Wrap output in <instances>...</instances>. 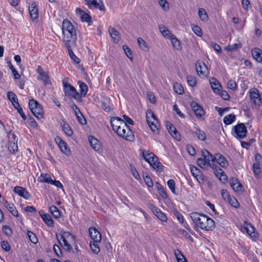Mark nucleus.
<instances>
[{"instance_id":"f3484780","label":"nucleus","mask_w":262,"mask_h":262,"mask_svg":"<svg viewBox=\"0 0 262 262\" xmlns=\"http://www.w3.org/2000/svg\"><path fill=\"white\" fill-rule=\"evenodd\" d=\"M37 72L38 73V80L41 81L45 85L51 83L48 74L43 70L41 66H38Z\"/></svg>"},{"instance_id":"6e6552de","label":"nucleus","mask_w":262,"mask_h":262,"mask_svg":"<svg viewBox=\"0 0 262 262\" xmlns=\"http://www.w3.org/2000/svg\"><path fill=\"white\" fill-rule=\"evenodd\" d=\"M115 132L119 136L127 141H132L134 139L133 132L126 123L124 124V126L122 125L118 129V131Z\"/></svg>"},{"instance_id":"b1692460","label":"nucleus","mask_w":262,"mask_h":262,"mask_svg":"<svg viewBox=\"0 0 262 262\" xmlns=\"http://www.w3.org/2000/svg\"><path fill=\"white\" fill-rule=\"evenodd\" d=\"M89 233L91 238L93 240V242H100L101 239V234L95 228L92 227H90L89 228Z\"/></svg>"},{"instance_id":"864d4df0","label":"nucleus","mask_w":262,"mask_h":262,"mask_svg":"<svg viewBox=\"0 0 262 262\" xmlns=\"http://www.w3.org/2000/svg\"><path fill=\"white\" fill-rule=\"evenodd\" d=\"M227 202L231 206L234 208H237L239 207V203L233 196H231Z\"/></svg>"},{"instance_id":"473e14b6","label":"nucleus","mask_w":262,"mask_h":262,"mask_svg":"<svg viewBox=\"0 0 262 262\" xmlns=\"http://www.w3.org/2000/svg\"><path fill=\"white\" fill-rule=\"evenodd\" d=\"M60 126L62 130L67 136L71 137L73 135V133L72 130L70 128L69 125L64 121L62 120L60 122Z\"/></svg>"},{"instance_id":"423d86ee","label":"nucleus","mask_w":262,"mask_h":262,"mask_svg":"<svg viewBox=\"0 0 262 262\" xmlns=\"http://www.w3.org/2000/svg\"><path fill=\"white\" fill-rule=\"evenodd\" d=\"M148 127L155 135H158L160 133V124L158 120L151 110H148Z\"/></svg>"},{"instance_id":"c85d7f7f","label":"nucleus","mask_w":262,"mask_h":262,"mask_svg":"<svg viewBox=\"0 0 262 262\" xmlns=\"http://www.w3.org/2000/svg\"><path fill=\"white\" fill-rule=\"evenodd\" d=\"M230 184L234 191L236 192H239L242 191V186L237 179L233 178H231L230 180Z\"/></svg>"},{"instance_id":"9d476101","label":"nucleus","mask_w":262,"mask_h":262,"mask_svg":"<svg viewBox=\"0 0 262 262\" xmlns=\"http://www.w3.org/2000/svg\"><path fill=\"white\" fill-rule=\"evenodd\" d=\"M63 84L64 91L66 96L72 97L75 99H80V95L74 86L64 81L63 82Z\"/></svg>"},{"instance_id":"8fccbe9b","label":"nucleus","mask_w":262,"mask_h":262,"mask_svg":"<svg viewBox=\"0 0 262 262\" xmlns=\"http://www.w3.org/2000/svg\"><path fill=\"white\" fill-rule=\"evenodd\" d=\"M195 134L199 140L205 141L206 139V135L205 133L200 128H196Z\"/></svg>"},{"instance_id":"f8f14e48","label":"nucleus","mask_w":262,"mask_h":262,"mask_svg":"<svg viewBox=\"0 0 262 262\" xmlns=\"http://www.w3.org/2000/svg\"><path fill=\"white\" fill-rule=\"evenodd\" d=\"M148 164L157 171L162 169V164L159 162L158 157L152 152H148Z\"/></svg>"},{"instance_id":"393cba45","label":"nucleus","mask_w":262,"mask_h":262,"mask_svg":"<svg viewBox=\"0 0 262 262\" xmlns=\"http://www.w3.org/2000/svg\"><path fill=\"white\" fill-rule=\"evenodd\" d=\"M56 141L58 143V146L61 151L67 156L70 155L71 151L70 149L68 147V145L66 142L59 137L56 139Z\"/></svg>"},{"instance_id":"2f4dec72","label":"nucleus","mask_w":262,"mask_h":262,"mask_svg":"<svg viewBox=\"0 0 262 262\" xmlns=\"http://www.w3.org/2000/svg\"><path fill=\"white\" fill-rule=\"evenodd\" d=\"M14 192L19 196L27 199L29 196V193L27 190L20 186H16L14 188Z\"/></svg>"},{"instance_id":"4c0bfd02","label":"nucleus","mask_w":262,"mask_h":262,"mask_svg":"<svg viewBox=\"0 0 262 262\" xmlns=\"http://www.w3.org/2000/svg\"><path fill=\"white\" fill-rule=\"evenodd\" d=\"M159 29L160 33L162 34L163 36L166 38H170L171 36L173 35L170 33V31L169 29L163 25H160L159 26Z\"/></svg>"},{"instance_id":"79ce46f5","label":"nucleus","mask_w":262,"mask_h":262,"mask_svg":"<svg viewBox=\"0 0 262 262\" xmlns=\"http://www.w3.org/2000/svg\"><path fill=\"white\" fill-rule=\"evenodd\" d=\"M7 97L14 106H16V105L19 106L17 96L13 92H8L7 93Z\"/></svg>"},{"instance_id":"680f3d73","label":"nucleus","mask_w":262,"mask_h":262,"mask_svg":"<svg viewBox=\"0 0 262 262\" xmlns=\"http://www.w3.org/2000/svg\"><path fill=\"white\" fill-rule=\"evenodd\" d=\"M77 119L78 122L82 125H84L86 123V121L82 114V113H78V115H76Z\"/></svg>"},{"instance_id":"39448f33","label":"nucleus","mask_w":262,"mask_h":262,"mask_svg":"<svg viewBox=\"0 0 262 262\" xmlns=\"http://www.w3.org/2000/svg\"><path fill=\"white\" fill-rule=\"evenodd\" d=\"M248 131L244 123H237L232 127V135L237 139H243L246 137Z\"/></svg>"},{"instance_id":"f704fd0d","label":"nucleus","mask_w":262,"mask_h":262,"mask_svg":"<svg viewBox=\"0 0 262 262\" xmlns=\"http://www.w3.org/2000/svg\"><path fill=\"white\" fill-rule=\"evenodd\" d=\"M77 13L81 15L80 18L82 21L90 23L91 21V17L88 13H85L84 12L79 8H77L76 10Z\"/></svg>"},{"instance_id":"a211bd4d","label":"nucleus","mask_w":262,"mask_h":262,"mask_svg":"<svg viewBox=\"0 0 262 262\" xmlns=\"http://www.w3.org/2000/svg\"><path fill=\"white\" fill-rule=\"evenodd\" d=\"M153 213L157 216V217L163 222H166L167 221V217L165 213L162 212L159 208L151 204L149 206Z\"/></svg>"},{"instance_id":"c03bdc74","label":"nucleus","mask_w":262,"mask_h":262,"mask_svg":"<svg viewBox=\"0 0 262 262\" xmlns=\"http://www.w3.org/2000/svg\"><path fill=\"white\" fill-rule=\"evenodd\" d=\"M236 117L234 114H229L226 116L223 119V122L226 125L231 124L235 121Z\"/></svg>"},{"instance_id":"774afa93","label":"nucleus","mask_w":262,"mask_h":262,"mask_svg":"<svg viewBox=\"0 0 262 262\" xmlns=\"http://www.w3.org/2000/svg\"><path fill=\"white\" fill-rule=\"evenodd\" d=\"M173 110L176 112V113L182 118L185 117L184 114H183L180 109L178 108V105L176 104L173 106Z\"/></svg>"},{"instance_id":"4468645a","label":"nucleus","mask_w":262,"mask_h":262,"mask_svg":"<svg viewBox=\"0 0 262 262\" xmlns=\"http://www.w3.org/2000/svg\"><path fill=\"white\" fill-rule=\"evenodd\" d=\"M190 106L198 119L204 120L205 112L202 107L198 102L195 101H192L190 103Z\"/></svg>"},{"instance_id":"f03ea898","label":"nucleus","mask_w":262,"mask_h":262,"mask_svg":"<svg viewBox=\"0 0 262 262\" xmlns=\"http://www.w3.org/2000/svg\"><path fill=\"white\" fill-rule=\"evenodd\" d=\"M62 40L68 46H74L77 40L76 30L72 23L68 19L63 20L62 24Z\"/></svg>"},{"instance_id":"1a4fd4ad","label":"nucleus","mask_w":262,"mask_h":262,"mask_svg":"<svg viewBox=\"0 0 262 262\" xmlns=\"http://www.w3.org/2000/svg\"><path fill=\"white\" fill-rule=\"evenodd\" d=\"M8 137L9 139L8 149L11 153L15 154L18 150L17 138L16 136L11 132H9L8 134Z\"/></svg>"},{"instance_id":"49530a36","label":"nucleus","mask_w":262,"mask_h":262,"mask_svg":"<svg viewBox=\"0 0 262 262\" xmlns=\"http://www.w3.org/2000/svg\"><path fill=\"white\" fill-rule=\"evenodd\" d=\"M174 253L178 262H187L186 259L179 250H175Z\"/></svg>"},{"instance_id":"7ed1b4c3","label":"nucleus","mask_w":262,"mask_h":262,"mask_svg":"<svg viewBox=\"0 0 262 262\" xmlns=\"http://www.w3.org/2000/svg\"><path fill=\"white\" fill-rule=\"evenodd\" d=\"M56 236L60 245L65 251L74 252L72 248L73 246H74L76 252H77L78 248L74 235L69 232H64L62 234H56Z\"/></svg>"},{"instance_id":"052dcab7","label":"nucleus","mask_w":262,"mask_h":262,"mask_svg":"<svg viewBox=\"0 0 262 262\" xmlns=\"http://www.w3.org/2000/svg\"><path fill=\"white\" fill-rule=\"evenodd\" d=\"M137 41L141 49H142L143 50H145L146 49V43L145 41V40H143L142 38H138L137 39Z\"/></svg>"},{"instance_id":"6e6d98bb","label":"nucleus","mask_w":262,"mask_h":262,"mask_svg":"<svg viewBox=\"0 0 262 262\" xmlns=\"http://www.w3.org/2000/svg\"><path fill=\"white\" fill-rule=\"evenodd\" d=\"M99 242H90V247L92 251L95 254H97L100 251V249L98 246Z\"/></svg>"},{"instance_id":"ea45409f","label":"nucleus","mask_w":262,"mask_h":262,"mask_svg":"<svg viewBox=\"0 0 262 262\" xmlns=\"http://www.w3.org/2000/svg\"><path fill=\"white\" fill-rule=\"evenodd\" d=\"M101 107L106 112H110L111 110V99L110 98L105 97L101 102Z\"/></svg>"},{"instance_id":"c756f323","label":"nucleus","mask_w":262,"mask_h":262,"mask_svg":"<svg viewBox=\"0 0 262 262\" xmlns=\"http://www.w3.org/2000/svg\"><path fill=\"white\" fill-rule=\"evenodd\" d=\"M108 32L115 42H118L120 36L119 32L112 27L108 28Z\"/></svg>"},{"instance_id":"cd10ccee","label":"nucleus","mask_w":262,"mask_h":262,"mask_svg":"<svg viewBox=\"0 0 262 262\" xmlns=\"http://www.w3.org/2000/svg\"><path fill=\"white\" fill-rule=\"evenodd\" d=\"M156 187L158 192L163 199L167 200L168 202H170V199L169 198L168 195L164 189L162 185H161L158 182H156Z\"/></svg>"},{"instance_id":"0eeeda50","label":"nucleus","mask_w":262,"mask_h":262,"mask_svg":"<svg viewBox=\"0 0 262 262\" xmlns=\"http://www.w3.org/2000/svg\"><path fill=\"white\" fill-rule=\"evenodd\" d=\"M29 106L33 115L37 118H43V111L41 106L34 99L30 100Z\"/></svg>"},{"instance_id":"e433bc0d","label":"nucleus","mask_w":262,"mask_h":262,"mask_svg":"<svg viewBox=\"0 0 262 262\" xmlns=\"http://www.w3.org/2000/svg\"><path fill=\"white\" fill-rule=\"evenodd\" d=\"M253 58L258 62H262V51L258 48H255L252 50Z\"/></svg>"},{"instance_id":"4d7b16f0","label":"nucleus","mask_w":262,"mask_h":262,"mask_svg":"<svg viewBox=\"0 0 262 262\" xmlns=\"http://www.w3.org/2000/svg\"><path fill=\"white\" fill-rule=\"evenodd\" d=\"M187 81L188 84L192 87H194L196 85V80L195 78L193 76H188L187 77Z\"/></svg>"},{"instance_id":"3c124183","label":"nucleus","mask_w":262,"mask_h":262,"mask_svg":"<svg viewBox=\"0 0 262 262\" xmlns=\"http://www.w3.org/2000/svg\"><path fill=\"white\" fill-rule=\"evenodd\" d=\"M253 172L256 177L259 178L260 177L261 169L259 167V164L257 163H254L253 164Z\"/></svg>"},{"instance_id":"5701e85b","label":"nucleus","mask_w":262,"mask_h":262,"mask_svg":"<svg viewBox=\"0 0 262 262\" xmlns=\"http://www.w3.org/2000/svg\"><path fill=\"white\" fill-rule=\"evenodd\" d=\"M89 141L92 148L96 151H100L102 150L101 145L98 139L94 136H90L89 137Z\"/></svg>"},{"instance_id":"20e7f679","label":"nucleus","mask_w":262,"mask_h":262,"mask_svg":"<svg viewBox=\"0 0 262 262\" xmlns=\"http://www.w3.org/2000/svg\"><path fill=\"white\" fill-rule=\"evenodd\" d=\"M202 158L197 160V164L202 168L210 167L212 168L216 167V163L214 162L215 155H212L207 150L202 151Z\"/></svg>"},{"instance_id":"72a5a7b5","label":"nucleus","mask_w":262,"mask_h":262,"mask_svg":"<svg viewBox=\"0 0 262 262\" xmlns=\"http://www.w3.org/2000/svg\"><path fill=\"white\" fill-rule=\"evenodd\" d=\"M78 83L79 85L80 93L79 94L80 95V99H81V97H85L88 92V87L87 85L82 81H79Z\"/></svg>"},{"instance_id":"0e129e2a","label":"nucleus","mask_w":262,"mask_h":262,"mask_svg":"<svg viewBox=\"0 0 262 262\" xmlns=\"http://www.w3.org/2000/svg\"><path fill=\"white\" fill-rule=\"evenodd\" d=\"M227 86L229 89L234 90L236 89L237 84L235 81L233 80H229L227 83Z\"/></svg>"},{"instance_id":"ddd939ff","label":"nucleus","mask_w":262,"mask_h":262,"mask_svg":"<svg viewBox=\"0 0 262 262\" xmlns=\"http://www.w3.org/2000/svg\"><path fill=\"white\" fill-rule=\"evenodd\" d=\"M249 93L251 102L256 106H259L261 103V99L258 90L252 88L249 90Z\"/></svg>"},{"instance_id":"37998d69","label":"nucleus","mask_w":262,"mask_h":262,"mask_svg":"<svg viewBox=\"0 0 262 262\" xmlns=\"http://www.w3.org/2000/svg\"><path fill=\"white\" fill-rule=\"evenodd\" d=\"M198 15L200 20L202 21H207L209 19L207 13L204 8H200L199 9Z\"/></svg>"},{"instance_id":"7c9ffc66","label":"nucleus","mask_w":262,"mask_h":262,"mask_svg":"<svg viewBox=\"0 0 262 262\" xmlns=\"http://www.w3.org/2000/svg\"><path fill=\"white\" fill-rule=\"evenodd\" d=\"M4 205L13 215L16 217L18 216V211L13 203H9L8 201H5Z\"/></svg>"},{"instance_id":"6ab92c4d","label":"nucleus","mask_w":262,"mask_h":262,"mask_svg":"<svg viewBox=\"0 0 262 262\" xmlns=\"http://www.w3.org/2000/svg\"><path fill=\"white\" fill-rule=\"evenodd\" d=\"M214 162L218 164L223 168H226L229 165V163L226 158L221 154H216L215 155Z\"/></svg>"},{"instance_id":"de8ad7c7","label":"nucleus","mask_w":262,"mask_h":262,"mask_svg":"<svg viewBox=\"0 0 262 262\" xmlns=\"http://www.w3.org/2000/svg\"><path fill=\"white\" fill-rule=\"evenodd\" d=\"M50 211L53 216L55 219H58L60 216V213L58 208L55 206H52L49 208Z\"/></svg>"},{"instance_id":"a19ab883","label":"nucleus","mask_w":262,"mask_h":262,"mask_svg":"<svg viewBox=\"0 0 262 262\" xmlns=\"http://www.w3.org/2000/svg\"><path fill=\"white\" fill-rule=\"evenodd\" d=\"M167 185L171 192L175 195L179 194L178 190L176 188V183L172 179L169 180L167 182Z\"/></svg>"},{"instance_id":"09e8293b","label":"nucleus","mask_w":262,"mask_h":262,"mask_svg":"<svg viewBox=\"0 0 262 262\" xmlns=\"http://www.w3.org/2000/svg\"><path fill=\"white\" fill-rule=\"evenodd\" d=\"M159 5L165 11H168L170 9L169 4L167 0H158Z\"/></svg>"},{"instance_id":"603ef678","label":"nucleus","mask_w":262,"mask_h":262,"mask_svg":"<svg viewBox=\"0 0 262 262\" xmlns=\"http://www.w3.org/2000/svg\"><path fill=\"white\" fill-rule=\"evenodd\" d=\"M242 47L240 43H234L233 45H229L225 47V50L227 51H232L236 50Z\"/></svg>"},{"instance_id":"a18cd8bd","label":"nucleus","mask_w":262,"mask_h":262,"mask_svg":"<svg viewBox=\"0 0 262 262\" xmlns=\"http://www.w3.org/2000/svg\"><path fill=\"white\" fill-rule=\"evenodd\" d=\"M52 180L51 176L48 174L41 173L40 177L38 178V181L39 182H45L50 184Z\"/></svg>"},{"instance_id":"2eb2a0df","label":"nucleus","mask_w":262,"mask_h":262,"mask_svg":"<svg viewBox=\"0 0 262 262\" xmlns=\"http://www.w3.org/2000/svg\"><path fill=\"white\" fill-rule=\"evenodd\" d=\"M242 232H246L252 239L255 240L258 237V233L254 227L250 224L246 223L241 228Z\"/></svg>"},{"instance_id":"aec40b11","label":"nucleus","mask_w":262,"mask_h":262,"mask_svg":"<svg viewBox=\"0 0 262 262\" xmlns=\"http://www.w3.org/2000/svg\"><path fill=\"white\" fill-rule=\"evenodd\" d=\"M214 173L217 178L223 183L227 182V177L222 169L220 168L217 165L216 167L213 168Z\"/></svg>"},{"instance_id":"338daca9","label":"nucleus","mask_w":262,"mask_h":262,"mask_svg":"<svg viewBox=\"0 0 262 262\" xmlns=\"http://www.w3.org/2000/svg\"><path fill=\"white\" fill-rule=\"evenodd\" d=\"M2 230L4 233L7 236H10L12 234L11 229L7 225L3 226Z\"/></svg>"},{"instance_id":"a878e982","label":"nucleus","mask_w":262,"mask_h":262,"mask_svg":"<svg viewBox=\"0 0 262 262\" xmlns=\"http://www.w3.org/2000/svg\"><path fill=\"white\" fill-rule=\"evenodd\" d=\"M210 84L214 93L218 94L220 92V90L222 88V85L216 79L212 78L210 80Z\"/></svg>"},{"instance_id":"69168bd1","label":"nucleus","mask_w":262,"mask_h":262,"mask_svg":"<svg viewBox=\"0 0 262 262\" xmlns=\"http://www.w3.org/2000/svg\"><path fill=\"white\" fill-rule=\"evenodd\" d=\"M221 194H222V196L223 198V199L226 201H228V200L230 198V197L231 196H230L229 194V193L228 192V191L225 190V189H223L221 191Z\"/></svg>"},{"instance_id":"5fc2aeb1","label":"nucleus","mask_w":262,"mask_h":262,"mask_svg":"<svg viewBox=\"0 0 262 262\" xmlns=\"http://www.w3.org/2000/svg\"><path fill=\"white\" fill-rule=\"evenodd\" d=\"M173 90L179 94H182L184 92V89L181 84L179 83H175L173 84Z\"/></svg>"},{"instance_id":"13d9d810","label":"nucleus","mask_w":262,"mask_h":262,"mask_svg":"<svg viewBox=\"0 0 262 262\" xmlns=\"http://www.w3.org/2000/svg\"><path fill=\"white\" fill-rule=\"evenodd\" d=\"M191 29L193 32L198 36L201 37L203 35V32L201 28L197 25H192Z\"/></svg>"},{"instance_id":"c9c22d12","label":"nucleus","mask_w":262,"mask_h":262,"mask_svg":"<svg viewBox=\"0 0 262 262\" xmlns=\"http://www.w3.org/2000/svg\"><path fill=\"white\" fill-rule=\"evenodd\" d=\"M39 214L44 221V222L49 226V227H52L54 226V221L52 219L50 215L47 214L44 212H39Z\"/></svg>"},{"instance_id":"412c9836","label":"nucleus","mask_w":262,"mask_h":262,"mask_svg":"<svg viewBox=\"0 0 262 262\" xmlns=\"http://www.w3.org/2000/svg\"><path fill=\"white\" fill-rule=\"evenodd\" d=\"M125 122L120 118L114 117L111 119V126L115 132L118 131V129L122 125L124 126Z\"/></svg>"},{"instance_id":"bf43d9fd","label":"nucleus","mask_w":262,"mask_h":262,"mask_svg":"<svg viewBox=\"0 0 262 262\" xmlns=\"http://www.w3.org/2000/svg\"><path fill=\"white\" fill-rule=\"evenodd\" d=\"M28 236L30 240V241L33 244H36L38 242V239L36 236V235L33 233L32 232L28 231Z\"/></svg>"},{"instance_id":"4be33fe9","label":"nucleus","mask_w":262,"mask_h":262,"mask_svg":"<svg viewBox=\"0 0 262 262\" xmlns=\"http://www.w3.org/2000/svg\"><path fill=\"white\" fill-rule=\"evenodd\" d=\"M86 4L89 8L99 9L100 11H104L105 9V7L101 1L98 2L96 0H88Z\"/></svg>"},{"instance_id":"f257e3e1","label":"nucleus","mask_w":262,"mask_h":262,"mask_svg":"<svg viewBox=\"0 0 262 262\" xmlns=\"http://www.w3.org/2000/svg\"><path fill=\"white\" fill-rule=\"evenodd\" d=\"M190 216L194 225L202 230L212 231L215 228L214 221L206 214L195 212L191 213Z\"/></svg>"},{"instance_id":"dca6fc26","label":"nucleus","mask_w":262,"mask_h":262,"mask_svg":"<svg viewBox=\"0 0 262 262\" xmlns=\"http://www.w3.org/2000/svg\"><path fill=\"white\" fill-rule=\"evenodd\" d=\"M190 171L193 177L200 184L204 183L205 180V177L201 170L194 166H190Z\"/></svg>"},{"instance_id":"58836bf2","label":"nucleus","mask_w":262,"mask_h":262,"mask_svg":"<svg viewBox=\"0 0 262 262\" xmlns=\"http://www.w3.org/2000/svg\"><path fill=\"white\" fill-rule=\"evenodd\" d=\"M169 39L171 40V42L174 49L177 50H181V42L174 35L171 36V37Z\"/></svg>"},{"instance_id":"bb28decb","label":"nucleus","mask_w":262,"mask_h":262,"mask_svg":"<svg viewBox=\"0 0 262 262\" xmlns=\"http://www.w3.org/2000/svg\"><path fill=\"white\" fill-rule=\"evenodd\" d=\"M29 13L32 20L38 18V12L37 5L35 3H32L29 7Z\"/></svg>"},{"instance_id":"e2e57ef3","label":"nucleus","mask_w":262,"mask_h":262,"mask_svg":"<svg viewBox=\"0 0 262 262\" xmlns=\"http://www.w3.org/2000/svg\"><path fill=\"white\" fill-rule=\"evenodd\" d=\"M217 94L220 95L225 100H228L230 99V95L228 93L225 91H223L222 89Z\"/></svg>"},{"instance_id":"9b49d317","label":"nucleus","mask_w":262,"mask_h":262,"mask_svg":"<svg viewBox=\"0 0 262 262\" xmlns=\"http://www.w3.org/2000/svg\"><path fill=\"white\" fill-rule=\"evenodd\" d=\"M196 72L200 77L204 78L207 77L209 74V71L205 63L201 60H198L195 64Z\"/></svg>"}]
</instances>
